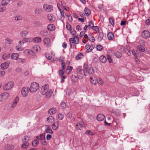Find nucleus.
Wrapping results in <instances>:
<instances>
[{
	"label": "nucleus",
	"mask_w": 150,
	"mask_h": 150,
	"mask_svg": "<svg viewBox=\"0 0 150 150\" xmlns=\"http://www.w3.org/2000/svg\"><path fill=\"white\" fill-rule=\"evenodd\" d=\"M83 74L81 73H77V78L78 79H81L83 77Z\"/></svg>",
	"instance_id": "nucleus-43"
},
{
	"label": "nucleus",
	"mask_w": 150,
	"mask_h": 150,
	"mask_svg": "<svg viewBox=\"0 0 150 150\" xmlns=\"http://www.w3.org/2000/svg\"><path fill=\"white\" fill-rule=\"evenodd\" d=\"M64 70L63 69H61L59 70L58 71V74L59 76H61L64 74Z\"/></svg>",
	"instance_id": "nucleus-57"
},
{
	"label": "nucleus",
	"mask_w": 150,
	"mask_h": 150,
	"mask_svg": "<svg viewBox=\"0 0 150 150\" xmlns=\"http://www.w3.org/2000/svg\"><path fill=\"white\" fill-rule=\"evenodd\" d=\"M91 28L96 32H98L99 31L98 28L97 26H93Z\"/></svg>",
	"instance_id": "nucleus-47"
},
{
	"label": "nucleus",
	"mask_w": 150,
	"mask_h": 150,
	"mask_svg": "<svg viewBox=\"0 0 150 150\" xmlns=\"http://www.w3.org/2000/svg\"><path fill=\"white\" fill-rule=\"evenodd\" d=\"M44 43L47 46L50 45V41L48 38H45L43 40Z\"/></svg>",
	"instance_id": "nucleus-20"
},
{
	"label": "nucleus",
	"mask_w": 150,
	"mask_h": 150,
	"mask_svg": "<svg viewBox=\"0 0 150 150\" xmlns=\"http://www.w3.org/2000/svg\"><path fill=\"white\" fill-rule=\"evenodd\" d=\"M47 28L49 31H52L55 30V27L53 24H50L48 25Z\"/></svg>",
	"instance_id": "nucleus-19"
},
{
	"label": "nucleus",
	"mask_w": 150,
	"mask_h": 150,
	"mask_svg": "<svg viewBox=\"0 0 150 150\" xmlns=\"http://www.w3.org/2000/svg\"><path fill=\"white\" fill-rule=\"evenodd\" d=\"M16 49L19 51H22L24 50V49L23 48L21 47H19L18 46H16Z\"/></svg>",
	"instance_id": "nucleus-50"
},
{
	"label": "nucleus",
	"mask_w": 150,
	"mask_h": 150,
	"mask_svg": "<svg viewBox=\"0 0 150 150\" xmlns=\"http://www.w3.org/2000/svg\"><path fill=\"white\" fill-rule=\"evenodd\" d=\"M9 93L7 92H5L0 94V101H2L8 98Z\"/></svg>",
	"instance_id": "nucleus-7"
},
{
	"label": "nucleus",
	"mask_w": 150,
	"mask_h": 150,
	"mask_svg": "<svg viewBox=\"0 0 150 150\" xmlns=\"http://www.w3.org/2000/svg\"><path fill=\"white\" fill-rule=\"evenodd\" d=\"M39 143V142L38 140L35 139L33 141L32 144L33 146L36 147L38 145Z\"/></svg>",
	"instance_id": "nucleus-31"
},
{
	"label": "nucleus",
	"mask_w": 150,
	"mask_h": 150,
	"mask_svg": "<svg viewBox=\"0 0 150 150\" xmlns=\"http://www.w3.org/2000/svg\"><path fill=\"white\" fill-rule=\"evenodd\" d=\"M14 146L12 145H7L5 146L6 149L8 150L12 149L14 148Z\"/></svg>",
	"instance_id": "nucleus-40"
},
{
	"label": "nucleus",
	"mask_w": 150,
	"mask_h": 150,
	"mask_svg": "<svg viewBox=\"0 0 150 150\" xmlns=\"http://www.w3.org/2000/svg\"><path fill=\"white\" fill-rule=\"evenodd\" d=\"M67 16L68 18V20L70 21H72V16L70 15H66Z\"/></svg>",
	"instance_id": "nucleus-59"
},
{
	"label": "nucleus",
	"mask_w": 150,
	"mask_h": 150,
	"mask_svg": "<svg viewBox=\"0 0 150 150\" xmlns=\"http://www.w3.org/2000/svg\"><path fill=\"white\" fill-rule=\"evenodd\" d=\"M89 40L90 41L94 42L95 41L94 38L91 35H89Z\"/></svg>",
	"instance_id": "nucleus-44"
},
{
	"label": "nucleus",
	"mask_w": 150,
	"mask_h": 150,
	"mask_svg": "<svg viewBox=\"0 0 150 150\" xmlns=\"http://www.w3.org/2000/svg\"><path fill=\"white\" fill-rule=\"evenodd\" d=\"M109 21L110 23L112 25H114V23L113 20L112 18H109Z\"/></svg>",
	"instance_id": "nucleus-55"
},
{
	"label": "nucleus",
	"mask_w": 150,
	"mask_h": 150,
	"mask_svg": "<svg viewBox=\"0 0 150 150\" xmlns=\"http://www.w3.org/2000/svg\"><path fill=\"white\" fill-rule=\"evenodd\" d=\"M84 75L85 76L93 75L94 73L93 68L92 67H89L87 71L83 70Z\"/></svg>",
	"instance_id": "nucleus-4"
},
{
	"label": "nucleus",
	"mask_w": 150,
	"mask_h": 150,
	"mask_svg": "<svg viewBox=\"0 0 150 150\" xmlns=\"http://www.w3.org/2000/svg\"><path fill=\"white\" fill-rule=\"evenodd\" d=\"M56 111V109L55 108H53L49 110L48 113L50 115H53L55 113Z\"/></svg>",
	"instance_id": "nucleus-21"
},
{
	"label": "nucleus",
	"mask_w": 150,
	"mask_h": 150,
	"mask_svg": "<svg viewBox=\"0 0 150 150\" xmlns=\"http://www.w3.org/2000/svg\"><path fill=\"white\" fill-rule=\"evenodd\" d=\"M67 78V76H61V83H63L64 81V79Z\"/></svg>",
	"instance_id": "nucleus-54"
},
{
	"label": "nucleus",
	"mask_w": 150,
	"mask_h": 150,
	"mask_svg": "<svg viewBox=\"0 0 150 150\" xmlns=\"http://www.w3.org/2000/svg\"><path fill=\"white\" fill-rule=\"evenodd\" d=\"M67 120H70L72 117V115L71 113H69L66 115Z\"/></svg>",
	"instance_id": "nucleus-48"
},
{
	"label": "nucleus",
	"mask_w": 150,
	"mask_h": 150,
	"mask_svg": "<svg viewBox=\"0 0 150 150\" xmlns=\"http://www.w3.org/2000/svg\"><path fill=\"white\" fill-rule=\"evenodd\" d=\"M46 129H45V132L47 133H50V134H53V132L52 129L50 128L49 125H46Z\"/></svg>",
	"instance_id": "nucleus-17"
},
{
	"label": "nucleus",
	"mask_w": 150,
	"mask_h": 150,
	"mask_svg": "<svg viewBox=\"0 0 150 150\" xmlns=\"http://www.w3.org/2000/svg\"><path fill=\"white\" fill-rule=\"evenodd\" d=\"M61 107L62 108H64L66 107V103L64 102H62L60 103Z\"/></svg>",
	"instance_id": "nucleus-56"
},
{
	"label": "nucleus",
	"mask_w": 150,
	"mask_h": 150,
	"mask_svg": "<svg viewBox=\"0 0 150 150\" xmlns=\"http://www.w3.org/2000/svg\"><path fill=\"white\" fill-rule=\"evenodd\" d=\"M9 64L6 62H4L1 64V68L3 69H6L8 67Z\"/></svg>",
	"instance_id": "nucleus-18"
},
{
	"label": "nucleus",
	"mask_w": 150,
	"mask_h": 150,
	"mask_svg": "<svg viewBox=\"0 0 150 150\" xmlns=\"http://www.w3.org/2000/svg\"><path fill=\"white\" fill-rule=\"evenodd\" d=\"M29 137L27 136H25L22 139V141L23 142H26L29 140Z\"/></svg>",
	"instance_id": "nucleus-38"
},
{
	"label": "nucleus",
	"mask_w": 150,
	"mask_h": 150,
	"mask_svg": "<svg viewBox=\"0 0 150 150\" xmlns=\"http://www.w3.org/2000/svg\"><path fill=\"white\" fill-rule=\"evenodd\" d=\"M99 59L100 62L103 63L106 62L107 61L106 57H99Z\"/></svg>",
	"instance_id": "nucleus-32"
},
{
	"label": "nucleus",
	"mask_w": 150,
	"mask_h": 150,
	"mask_svg": "<svg viewBox=\"0 0 150 150\" xmlns=\"http://www.w3.org/2000/svg\"><path fill=\"white\" fill-rule=\"evenodd\" d=\"M105 116L102 114H99L97 116V119L99 121L103 120L105 118Z\"/></svg>",
	"instance_id": "nucleus-12"
},
{
	"label": "nucleus",
	"mask_w": 150,
	"mask_h": 150,
	"mask_svg": "<svg viewBox=\"0 0 150 150\" xmlns=\"http://www.w3.org/2000/svg\"><path fill=\"white\" fill-rule=\"evenodd\" d=\"M103 33H102L100 32L99 33L98 38V40L99 41H101L103 39Z\"/></svg>",
	"instance_id": "nucleus-33"
},
{
	"label": "nucleus",
	"mask_w": 150,
	"mask_h": 150,
	"mask_svg": "<svg viewBox=\"0 0 150 150\" xmlns=\"http://www.w3.org/2000/svg\"><path fill=\"white\" fill-rule=\"evenodd\" d=\"M108 39L109 40H112L114 38V35L112 32H109L107 35Z\"/></svg>",
	"instance_id": "nucleus-23"
},
{
	"label": "nucleus",
	"mask_w": 150,
	"mask_h": 150,
	"mask_svg": "<svg viewBox=\"0 0 150 150\" xmlns=\"http://www.w3.org/2000/svg\"><path fill=\"white\" fill-rule=\"evenodd\" d=\"M142 35L143 38H147L150 36V32L148 30H144Z\"/></svg>",
	"instance_id": "nucleus-9"
},
{
	"label": "nucleus",
	"mask_w": 150,
	"mask_h": 150,
	"mask_svg": "<svg viewBox=\"0 0 150 150\" xmlns=\"http://www.w3.org/2000/svg\"><path fill=\"white\" fill-rule=\"evenodd\" d=\"M90 79V81L92 84L95 85L97 83V80L96 77L93 76L91 77Z\"/></svg>",
	"instance_id": "nucleus-13"
},
{
	"label": "nucleus",
	"mask_w": 150,
	"mask_h": 150,
	"mask_svg": "<svg viewBox=\"0 0 150 150\" xmlns=\"http://www.w3.org/2000/svg\"><path fill=\"white\" fill-rule=\"evenodd\" d=\"M110 54H112L111 55L115 56H121V53L119 52H115L113 50L110 51Z\"/></svg>",
	"instance_id": "nucleus-15"
},
{
	"label": "nucleus",
	"mask_w": 150,
	"mask_h": 150,
	"mask_svg": "<svg viewBox=\"0 0 150 150\" xmlns=\"http://www.w3.org/2000/svg\"><path fill=\"white\" fill-rule=\"evenodd\" d=\"M36 138L39 140H41L44 139L45 138V134H41L39 136H37Z\"/></svg>",
	"instance_id": "nucleus-28"
},
{
	"label": "nucleus",
	"mask_w": 150,
	"mask_h": 150,
	"mask_svg": "<svg viewBox=\"0 0 150 150\" xmlns=\"http://www.w3.org/2000/svg\"><path fill=\"white\" fill-rule=\"evenodd\" d=\"M28 33L27 31L24 30L22 31L21 33L20 34L22 37H24L28 34Z\"/></svg>",
	"instance_id": "nucleus-37"
},
{
	"label": "nucleus",
	"mask_w": 150,
	"mask_h": 150,
	"mask_svg": "<svg viewBox=\"0 0 150 150\" xmlns=\"http://www.w3.org/2000/svg\"><path fill=\"white\" fill-rule=\"evenodd\" d=\"M115 113L116 116H119L120 114V110L119 109H117L116 110L115 112Z\"/></svg>",
	"instance_id": "nucleus-53"
},
{
	"label": "nucleus",
	"mask_w": 150,
	"mask_h": 150,
	"mask_svg": "<svg viewBox=\"0 0 150 150\" xmlns=\"http://www.w3.org/2000/svg\"><path fill=\"white\" fill-rule=\"evenodd\" d=\"M14 83L13 82H10L5 84L3 86V88L5 91H7L10 89L14 86Z\"/></svg>",
	"instance_id": "nucleus-5"
},
{
	"label": "nucleus",
	"mask_w": 150,
	"mask_h": 150,
	"mask_svg": "<svg viewBox=\"0 0 150 150\" xmlns=\"http://www.w3.org/2000/svg\"><path fill=\"white\" fill-rule=\"evenodd\" d=\"M72 69V68L71 66H68L66 69V73L67 74H70Z\"/></svg>",
	"instance_id": "nucleus-29"
},
{
	"label": "nucleus",
	"mask_w": 150,
	"mask_h": 150,
	"mask_svg": "<svg viewBox=\"0 0 150 150\" xmlns=\"http://www.w3.org/2000/svg\"><path fill=\"white\" fill-rule=\"evenodd\" d=\"M25 43V42H24L23 40H22L21 41H20L18 43V45L19 47H21L22 46L23 44Z\"/></svg>",
	"instance_id": "nucleus-41"
},
{
	"label": "nucleus",
	"mask_w": 150,
	"mask_h": 150,
	"mask_svg": "<svg viewBox=\"0 0 150 150\" xmlns=\"http://www.w3.org/2000/svg\"><path fill=\"white\" fill-rule=\"evenodd\" d=\"M95 47V45L94 44H92L89 46V47L86 50V52L88 53L91 52Z\"/></svg>",
	"instance_id": "nucleus-30"
},
{
	"label": "nucleus",
	"mask_w": 150,
	"mask_h": 150,
	"mask_svg": "<svg viewBox=\"0 0 150 150\" xmlns=\"http://www.w3.org/2000/svg\"><path fill=\"white\" fill-rule=\"evenodd\" d=\"M39 86L37 82H33L31 83L30 88L31 92H34L36 91L39 88Z\"/></svg>",
	"instance_id": "nucleus-3"
},
{
	"label": "nucleus",
	"mask_w": 150,
	"mask_h": 150,
	"mask_svg": "<svg viewBox=\"0 0 150 150\" xmlns=\"http://www.w3.org/2000/svg\"><path fill=\"white\" fill-rule=\"evenodd\" d=\"M41 92L42 95L45 96L47 98H49L52 93V91L49 89V86L48 84H45L42 86Z\"/></svg>",
	"instance_id": "nucleus-1"
},
{
	"label": "nucleus",
	"mask_w": 150,
	"mask_h": 150,
	"mask_svg": "<svg viewBox=\"0 0 150 150\" xmlns=\"http://www.w3.org/2000/svg\"><path fill=\"white\" fill-rule=\"evenodd\" d=\"M137 49L138 50L141 51L142 52H143L144 51V47L141 46V45H138L137 47Z\"/></svg>",
	"instance_id": "nucleus-36"
},
{
	"label": "nucleus",
	"mask_w": 150,
	"mask_h": 150,
	"mask_svg": "<svg viewBox=\"0 0 150 150\" xmlns=\"http://www.w3.org/2000/svg\"><path fill=\"white\" fill-rule=\"evenodd\" d=\"M54 55H55L54 53L52 51L51 52L50 54H46L45 56H52Z\"/></svg>",
	"instance_id": "nucleus-49"
},
{
	"label": "nucleus",
	"mask_w": 150,
	"mask_h": 150,
	"mask_svg": "<svg viewBox=\"0 0 150 150\" xmlns=\"http://www.w3.org/2000/svg\"><path fill=\"white\" fill-rule=\"evenodd\" d=\"M22 19V17L20 15L16 16L15 18V19L16 21L20 20Z\"/></svg>",
	"instance_id": "nucleus-45"
},
{
	"label": "nucleus",
	"mask_w": 150,
	"mask_h": 150,
	"mask_svg": "<svg viewBox=\"0 0 150 150\" xmlns=\"http://www.w3.org/2000/svg\"><path fill=\"white\" fill-rule=\"evenodd\" d=\"M33 51H36L38 52L40 51L41 48L40 46L38 45H35L34 46L33 48Z\"/></svg>",
	"instance_id": "nucleus-22"
},
{
	"label": "nucleus",
	"mask_w": 150,
	"mask_h": 150,
	"mask_svg": "<svg viewBox=\"0 0 150 150\" xmlns=\"http://www.w3.org/2000/svg\"><path fill=\"white\" fill-rule=\"evenodd\" d=\"M84 125V122L83 120H81L76 125V127L78 129H81L83 125Z\"/></svg>",
	"instance_id": "nucleus-10"
},
{
	"label": "nucleus",
	"mask_w": 150,
	"mask_h": 150,
	"mask_svg": "<svg viewBox=\"0 0 150 150\" xmlns=\"http://www.w3.org/2000/svg\"><path fill=\"white\" fill-rule=\"evenodd\" d=\"M6 10V8L3 6L0 7V11L3 12Z\"/></svg>",
	"instance_id": "nucleus-58"
},
{
	"label": "nucleus",
	"mask_w": 150,
	"mask_h": 150,
	"mask_svg": "<svg viewBox=\"0 0 150 150\" xmlns=\"http://www.w3.org/2000/svg\"><path fill=\"white\" fill-rule=\"evenodd\" d=\"M33 41L35 42L39 43L41 42V39L40 37H36L33 38Z\"/></svg>",
	"instance_id": "nucleus-26"
},
{
	"label": "nucleus",
	"mask_w": 150,
	"mask_h": 150,
	"mask_svg": "<svg viewBox=\"0 0 150 150\" xmlns=\"http://www.w3.org/2000/svg\"><path fill=\"white\" fill-rule=\"evenodd\" d=\"M5 42L7 44H11L12 43V40L10 38H7L5 40Z\"/></svg>",
	"instance_id": "nucleus-39"
},
{
	"label": "nucleus",
	"mask_w": 150,
	"mask_h": 150,
	"mask_svg": "<svg viewBox=\"0 0 150 150\" xmlns=\"http://www.w3.org/2000/svg\"><path fill=\"white\" fill-rule=\"evenodd\" d=\"M30 88L27 87H23L21 90V94L23 97H26L28 95Z\"/></svg>",
	"instance_id": "nucleus-6"
},
{
	"label": "nucleus",
	"mask_w": 150,
	"mask_h": 150,
	"mask_svg": "<svg viewBox=\"0 0 150 150\" xmlns=\"http://www.w3.org/2000/svg\"><path fill=\"white\" fill-rule=\"evenodd\" d=\"M69 41L70 43L71 47L72 48L74 47V44H77L79 42V38L77 36H75L73 38H70Z\"/></svg>",
	"instance_id": "nucleus-2"
},
{
	"label": "nucleus",
	"mask_w": 150,
	"mask_h": 150,
	"mask_svg": "<svg viewBox=\"0 0 150 150\" xmlns=\"http://www.w3.org/2000/svg\"><path fill=\"white\" fill-rule=\"evenodd\" d=\"M43 8L46 11L48 12L51 11L53 9V7L52 6L46 4L43 5Z\"/></svg>",
	"instance_id": "nucleus-8"
},
{
	"label": "nucleus",
	"mask_w": 150,
	"mask_h": 150,
	"mask_svg": "<svg viewBox=\"0 0 150 150\" xmlns=\"http://www.w3.org/2000/svg\"><path fill=\"white\" fill-rule=\"evenodd\" d=\"M64 117V115L59 113L58 115V118L60 120H62Z\"/></svg>",
	"instance_id": "nucleus-42"
},
{
	"label": "nucleus",
	"mask_w": 150,
	"mask_h": 150,
	"mask_svg": "<svg viewBox=\"0 0 150 150\" xmlns=\"http://www.w3.org/2000/svg\"><path fill=\"white\" fill-rule=\"evenodd\" d=\"M98 82L99 84L100 85H102L103 83V80L100 79H99Z\"/></svg>",
	"instance_id": "nucleus-63"
},
{
	"label": "nucleus",
	"mask_w": 150,
	"mask_h": 150,
	"mask_svg": "<svg viewBox=\"0 0 150 150\" xmlns=\"http://www.w3.org/2000/svg\"><path fill=\"white\" fill-rule=\"evenodd\" d=\"M59 126V122L57 121L54 122L52 125V127L54 130H56Z\"/></svg>",
	"instance_id": "nucleus-14"
},
{
	"label": "nucleus",
	"mask_w": 150,
	"mask_h": 150,
	"mask_svg": "<svg viewBox=\"0 0 150 150\" xmlns=\"http://www.w3.org/2000/svg\"><path fill=\"white\" fill-rule=\"evenodd\" d=\"M41 143L44 146H46L47 144V143L45 139L41 141Z\"/></svg>",
	"instance_id": "nucleus-51"
},
{
	"label": "nucleus",
	"mask_w": 150,
	"mask_h": 150,
	"mask_svg": "<svg viewBox=\"0 0 150 150\" xmlns=\"http://www.w3.org/2000/svg\"><path fill=\"white\" fill-rule=\"evenodd\" d=\"M10 0H3L1 2L2 6H5L8 4L10 2Z\"/></svg>",
	"instance_id": "nucleus-35"
},
{
	"label": "nucleus",
	"mask_w": 150,
	"mask_h": 150,
	"mask_svg": "<svg viewBox=\"0 0 150 150\" xmlns=\"http://www.w3.org/2000/svg\"><path fill=\"white\" fill-rule=\"evenodd\" d=\"M24 53L27 56H34L35 55V53L33 51L29 50H26L24 51Z\"/></svg>",
	"instance_id": "nucleus-11"
},
{
	"label": "nucleus",
	"mask_w": 150,
	"mask_h": 150,
	"mask_svg": "<svg viewBox=\"0 0 150 150\" xmlns=\"http://www.w3.org/2000/svg\"><path fill=\"white\" fill-rule=\"evenodd\" d=\"M94 23L92 21H91L89 22L88 25V27H90L91 28L94 26Z\"/></svg>",
	"instance_id": "nucleus-46"
},
{
	"label": "nucleus",
	"mask_w": 150,
	"mask_h": 150,
	"mask_svg": "<svg viewBox=\"0 0 150 150\" xmlns=\"http://www.w3.org/2000/svg\"><path fill=\"white\" fill-rule=\"evenodd\" d=\"M97 50L98 51H101L103 48L100 45H97L96 47Z\"/></svg>",
	"instance_id": "nucleus-52"
},
{
	"label": "nucleus",
	"mask_w": 150,
	"mask_h": 150,
	"mask_svg": "<svg viewBox=\"0 0 150 150\" xmlns=\"http://www.w3.org/2000/svg\"><path fill=\"white\" fill-rule=\"evenodd\" d=\"M29 144L27 142H25L21 146L22 148L23 149L27 148L29 146Z\"/></svg>",
	"instance_id": "nucleus-34"
},
{
	"label": "nucleus",
	"mask_w": 150,
	"mask_h": 150,
	"mask_svg": "<svg viewBox=\"0 0 150 150\" xmlns=\"http://www.w3.org/2000/svg\"><path fill=\"white\" fill-rule=\"evenodd\" d=\"M146 23L147 25H150V18L147 19L146 21Z\"/></svg>",
	"instance_id": "nucleus-64"
},
{
	"label": "nucleus",
	"mask_w": 150,
	"mask_h": 150,
	"mask_svg": "<svg viewBox=\"0 0 150 150\" xmlns=\"http://www.w3.org/2000/svg\"><path fill=\"white\" fill-rule=\"evenodd\" d=\"M84 11L85 13L87 16H89L91 13L90 10L87 7L85 8Z\"/></svg>",
	"instance_id": "nucleus-24"
},
{
	"label": "nucleus",
	"mask_w": 150,
	"mask_h": 150,
	"mask_svg": "<svg viewBox=\"0 0 150 150\" xmlns=\"http://www.w3.org/2000/svg\"><path fill=\"white\" fill-rule=\"evenodd\" d=\"M9 56H18L19 55L17 53H13L11 54V55L10 54H9Z\"/></svg>",
	"instance_id": "nucleus-60"
},
{
	"label": "nucleus",
	"mask_w": 150,
	"mask_h": 150,
	"mask_svg": "<svg viewBox=\"0 0 150 150\" xmlns=\"http://www.w3.org/2000/svg\"><path fill=\"white\" fill-rule=\"evenodd\" d=\"M47 18L50 22L51 23L54 21L55 20V17L51 14H48L47 15Z\"/></svg>",
	"instance_id": "nucleus-16"
},
{
	"label": "nucleus",
	"mask_w": 150,
	"mask_h": 150,
	"mask_svg": "<svg viewBox=\"0 0 150 150\" xmlns=\"http://www.w3.org/2000/svg\"><path fill=\"white\" fill-rule=\"evenodd\" d=\"M12 59L17 60V62L18 63L22 62L23 60L20 58H19V57H11Z\"/></svg>",
	"instance_id": "nucleus-25"
},
{
	"label": "nucleus",
	"mask_w": 150,
	"mask_h": 150,
	"mask_svg": "<svg viewBox=\"0 0 150 150\" xmlns=\"http://www.w3.org/2000/svg\"><path fill=\"white\" fill-rule=\"evenodd\" d=\"M47 119L48 122L51 123L54 120V118L53 116H50L47 118Z\"/></svg>",
	"instance_id": "nucleus-27"
},
{
	"label": "nucleus",
	"mask_w": 150,
	"mask_h": 150,
	"mask_svg": "<svg viewBox=\"0 0 150 150\" xmlns=\"http://www.w3.org/2000/svg\"><path fill=\"white\" fill-rule=\"evenodd\" d=\"M86 134L88 135H92V132L90 130H87L86 132Z\"/></svg>",
	"instance_id": "nucleus-61"
},
{
	"label": "nucleus",
	"mask_w": 150,
	"mask_h": 150,
	"mask_svg": "<svg viewBox=\"0 0 150 150\" xmlns=\"http://www.w3.org/2000/svg\"><path fill=\"white\" fill-rule=\"evenodd\" d=\"M23 41L25 42H30L31 41V39L30 38H25L24 39Z\"/></svg>",
	"instance_id": "nucleus-62"
}]
</instances>
